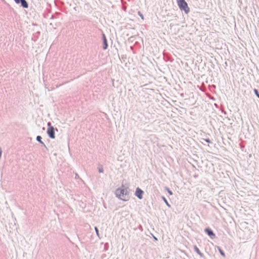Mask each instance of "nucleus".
Segmentation results:
<instances>
[{
  "label": "nucleus",
  "mask_w": 259,
  "mask_h": 259,
  "mask_svg": "<svg viewBox=\"0 0 259 259\" xmlns=\"http://www.w3.org/2000/svg\"><path fill=\"white\" fill-rule=\"evenodd\" d=\"M205 231L210 237L211 238L214 237L215 235L210 229L207 228L205 229Z\"/></svg>",
  "instance_id": "nucleus-6"
},
{
  "label": "nucleus",
  "mask_w": 259,
  "mask_h": 259,
  "mask_svg": "<svg viewBox=\"0 0 259 259\" xmlns=\"http://www.w3.org/2000/svg\"><path fill=\"white\" fill-rule=\"evenodd\" d=\"M154 239L155 240H157L156 238V237H154Z\"/></svg>",
  "instance_id": "nucleus-17"
},
{
  "label": "nucleus",
  "mask_w": 259,
  "mask_h": 259,
  "mask_svg": "<svg viewBox=\"0 0 259 259\" xmlns=\"http://www.w3.org/2000/svg\"><path fill=\"white\" fill-rule=\"evenodd\" d=\"M255 93L257 95V97L259 98V95L257 94V91L256 90H255Z\"/></svg>",
  "instance_id": "nucleus-14"
},
{
  "label": "nucleus",
  "mask_w": 259,
  "mask_h": 259,
  "mask_svg": "<svg viewBox=\"0 0 259 259\" xmlns=\"http://www.w3.org/2000/svg\"><path fill=\"white\" fill-rule=\"evenodd\" d=\"M14 1L17 4L21 3V6L24 8H27L28 7L27 3L25 0H14Z\"/></svg>",
  "instance_id": "nucleus-4"
},
{
  "label": "nucleus",
  "mask_w": 259,
  "mask_h": 259,
  "mask_svg": "<svg viewBox=\"0 0 259 259\" xmlns=\"http://www.w3.org/2000/svg\"><path fill=\"white\" fill-rule=\"evenodd\" d=\"M99 171H100V172H103V170H102V169H100V170H99Z\"/></svg>",
  "instance_id": "nucleus-16"
},
{
  "label": "nucleus",
  "mask_w": 259,
  "mask_h": 259,
  "mask_svg": "<svg viewBox=\"0 0 259 259\" xmlns=\"http://www.w3.org/2000/svg\"><path fill=\"white\" fill-rule=\"evenodd\" d=\"M143 193V191L141 190L140 188H137L136 189L135 195L139 199H141L142 198Z\"/></svg>",
  "instance_id": "nucleus-5"
},
{
  "label": "nucleus",
  "mask_w": 259,
  "mask_h": 259,
  "mask_svg": "<svg viewBox=\"0 0 259 259\" xmlns=\"http://www.w3.org/2000/svg\"><path fill=\"white\" fill-rule=\"evenodd\" d=\"M167 191L169 195H171L172 194L171 191H170L168 189H167Z\"/></svg>",
  "instance_id": "nucleus-11"
},
{
  "label": "nucleus",
  "mask_w": 259,
  "mask_h": 259,
  "mask_svg": "<svg viewBox=\"0 0 259 259\" xmlns=\"http://www.w3.org/2000/svg\"><path fill=\"white\" fill-rule=\"evenodd\" d=\"M177 3L181 11H184L186 14L189 12V8L185 0H177Z\"/></svg>",
  "instance_id": "nucleus-2"
},
{
  "label": "nucleus",
  "mask_w": 259,
  "mask_h": 259,
  "mask_svg": "<svg viewBox=\"0 0 259 259\" xmlns=\"http://www.w3.org/2000/svg\"><path fill=\"white\" fill-rule=\"evenodd\" d=\"M95 231H96V233L97 235L98 236H99V232H98V229H97V227L95 228Z\"/></svg>",
  "instance_id": "nucleus-12"
},
{
  "label": "nucleus",
  "mask_w": 259,
  "mask_h": 259,
  "mask_svg": "<svg viewBox=\"0 0 259 259\" xmlns=\"http://www.w3.org/2000/svg\"><path fill=\"white\" fill-rule=\"evenodd\" d=\"M219 251L222 256H225L224 252L222 251V250L221 249H219Z\"/></svg>",
  "instance_id": "nucleus-10"
},
{
  "label": "nucleus",
  "mask_w": 259,
  "mask_h": 259,
  "mask_svg": "<svg viewBox=\"0 0 259 259\" xmlns=\"http://www.w3.org/2000/svg\"><path fill=\"white\" fill-rule=\"evenodd\" d=\"M163 200L165 202V203L166 204V205L168 206V207H169L170 205H169V204L168 203V202H167L166 200L165 199V198H163Z\"/></svg>",
  "instance_id": "nucleus-9"
},
{
  "label": "nucleus",
  "mask_w": 259,
  "mask_h": 259,
  "mask_svg": "<svg viewBox=\"0 0 259 259\" xmlns=\"http://www.w3.org/2000/svg\"><path fill=\"white\" fill-rule=\"evenodd\" d=\"M105 46L104 47V49H106V47H107V45L106 44V40L105 39Z\"/></svg>",
  "instance_id": "nucleus-13"
},
{
  "label": "nucleus",
  "mask_w": 259,
  "mask_h": 259,
  "mask_svg": "<svg viewBox=\"0 0 259 259\" xmlns=\"http://www.w3.org/2000/svg\"><path fill=\"white\" fill-rule=\"evenodd\" d=\"M115 194L119 199L122 201H125L128 199L127 190L123 186L117 189L116 190Z\"/></svg>",
  "instance_id": "nucleus-1"
},
{
  "label": "nucleus",
  "mask_w": 259,
  "mask_h": 259,
  "mask_svg": "<svg viewBox=\"0 0 259 259\" xmlns=\"http://www.w3.org/2000/svg\"><path fill=\"white\" fill-rule=\"evenodd\" d=\"M48 128L47 130V134L51 139H55V130L54 128L51 126L49 123L48 124Z\"/></svg>",
  "instance_id": "nucleus-3"
},
{
  "label": "nucleus",
  "mask_w": 259,
  "mask_h": 259,
  "mask_svg": "<svg viewBox=\"0 0 259 259\" xmlns=\"http://www.w3.org/2000/svg\"><path fill=\"white\" fill-rule=\"evenodd\" d=\"M194 250H195V251L197 253V254L201 257L202 256V254L200 252V251L199 250V249H198V248L197 247H194Z\"/></svg>",
  "instance_id": "nucleus-8"
},
{
  "label": "nucleus",
  "mask_w": 259,
  "mask_h": 259,
  "mask_svg": "<svg viewBox=\"0 0 259 259\" xmlns=\"http://www.w3.org/2000/svg\"><path fill=\"white\" fill-rule=\"evenodd\" d=\"M140 16L142 19H143V16L142 15H140Z\"/></svg>",
  "instance_id": "nucleus-15"
},
{
  "label": "nucleus",
  "mask_w": 259,
  "mask_h": 259,
  "mask_svg": "<svg viewBox=\"0 0 259 259\" xmlns=\"http://www.w3.org/2000/svg\"><path fill=\"white\" fill-rule=\"evenodd\" d=\"M36 141H37V142H38L39 143H40V144H42V145H45V144H44V143L43 142H42V141H41V137H40V136H37V137H36Z\"/></svg>",
  "instance_id": "nucleus-7"
}]
</instances>
